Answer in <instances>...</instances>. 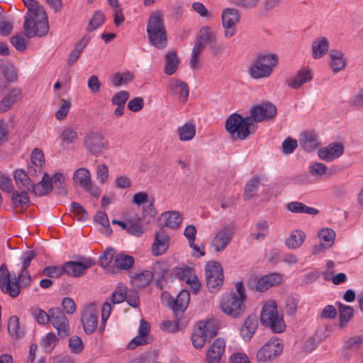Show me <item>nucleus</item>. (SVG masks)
I'll return each mask as SVG.
<instances>
[{
  "instance_id": "1",
  "label": "nucleus",
  "mask_w": 363,
  "mask_h": 363,
  "mask_svg": "<svg viewBox=\"0 0 363 363\" xmlns=\"http://www.w3.org/2000/svg\"><path fill=\"white\" fill-rule=\"evenodd\" d=\"M28 9L23 24L28 38L43 36L49 30L48 16L43 7L35 0H22Z\"/></svg>"
},
{
  "instance_id": "2",
  "label": "nucleus",
  "mask_w": 363,
  "mask_h": 363,
  "mask_svg": "<svg viewBox=\"0 0 363 363\" xmlns=\"http://www.w3.org/2000/svg\"><path fill=\"white\" fill-rule=\"evenodd\" d=\"M31 277L28 269H21V273L18 275V281L14 274L11 277L7 267L2 265L0 267V289L1 291L9 294L12 298L17 297L20 294V286L25 287L30 284Z\"/></svg>"
},
{
  "instance_id": "3",
  "label": "nucleus",
  "mask_w": 363,
  "mask_h": 363,
  "mask_svg": "<svg viewBox=\"0 0 363 363\" xmlns=\"http://www.w3.org/2000/svg\"><path fill=\"white\" fill-rule=\"evenodd\" d=\"M147 33L151 45L158 49H163L167 46V32L163 16L160 11L150 14L147 24Z\"/></svg>"
},
{
  "instance_id": "4",
  "label": "nucleus",
  "mask_w": 363,
  "mask_h": 363,
  "mask_svg": "<svg viewBox=\"0 0 363 363\" xmlns=\"http://www.w3.org/2000/svg\"><path fill=\"white\" fill-rule=\"evenodd\" d=\"M278 62V56L275 54L259 53L250 65L248 72L255 79L269 77Z\"/></svg>"
},
{
  "instance_id": "5",
  "label": "nucleus",
  "mask_w": 363,
  "mask_h": 363,
  "mask_svg": "<svg viewBox=\"0 0 363 363\" xmlns=\"http://www.w3.org/2000/svg\"><path fill=\"white\" fill-rule=\"evenodd\" d=\"M250 118L242 117L238 113L231 114L225 121V129L233 139L245 140L250 135L255 133L251 131Z\"/></svg>"
},
{
  "instance_id": "6",
  "label": "nucleus",
  "mask_w": 363,
  "mask_h": 363,
  "mask_svg": "<svg viewBox=\"0 0 363 363\" xmlns=\"http://www.w3.org/2000/svg\"><path fill=\"white\" fill-rule=\"evenodd\" d=\"M260 321L262 325L269 328L276 333H282L286 328L282 315L278 314L274 301L264 305L260 314Z\"/></svg>"
},
{
  "instance_id": "7",
  "label": "nucleus",
  "mask_w": 363,
  "mask_h": 363,
  "mask_svg": "<svg viewBox=\"0 0 363 363\" xmlns=\"http://www.w3.org/2000/svg\"><path fill=\"white\" fill-rule=\"evenodd\" d=\"M217 334V326L212 321H200L197 323L191 335L193 345L200 349L203 347L208 340L214 337Z\"/></svg>"
},
{
  "instance_id": "8",
  "label": "nucleus",
  "mask_w": 363,
  "mask_h": 363,
  "mask_svg": "<svg viewBox=\"0 0 363 363\" xmlns=\"http://www.w3.org/2000/svg\"><path fill=\"white\" fill-rule=\"evenodd\" d=\"M220 305L222 311L229 316L237 318L244 315L245 311L244 301L234 291L223 295Z\"/></svg>"
},
{
  "instance_id": "9",
  "label": "nucleus",
  "mask_w": 363,
  "mask_h": 363,
  "mask_svg": "<svg viewBox=\"0 0 363 363\" xmlns=\"http://www.w3.org/2000/svg\"><path fill=\"white\" fill-rule=\"evenodd\" d=\"M206 285L208 290L212 292L218 291L223 284L224 275L223 268L218 262H209L205 267Z\"/></svg>"
},
{
  "instance_id": "10",
  "label": "nucleus",
  "mask_w": 363,
  "mask_h": 363,
  "mask_svg": "<svg viewBox=\"0 0 363 363\" xmlns=\"http://www.w3.org/2000/svg\"><path fill=\"white\" fill-rule=\"evenodd\" d=\"M50 323L56 329L60 337L65 338L69 335V321L60 308L54 307L50 309Z\"/></svg>"
},
{
  "instance_id": "11",
  "label": "nucleus",
  "mask_w": 363,
  "mask_h": 363,
  "mask_svg": "<svg viewBox=\"0 0 363 363\" xmlns=\"http://www.w3.org/2000/svg\"><path fill=\"white\" fill-rule=\"evenodd\" d=\"M283 351V345L277 338L269 340L257 352L256 359L259 362H271Z\"/></svg>"
},
{
  "instance_id": "12",
  "label": "nucleus",
  "mask_w": 363,
  "mask_h": 363,
  "mask_svg": "<svg viewBox=\"0 0 363 363\" xmlns=\"http://www.w3.org/2000/svg\"><path fill=\"white\" fill-rule=\"evenodd\" d=\"M277 110L276 106L272 103H262L254 106L250 109V116H246L250 118V123H260L264 120H270L275 117Z\"/></svg>"
},
{
  "instance_id": "13",
  "label": "nucleus",
  "mask_w": 363,
  "mask_h": 363,
  "mask_svg": "<svg viewBox=\"0 0 363 363\" xmlns=\"http://www.w3.org/2000/svg\"><path fill=\"white\" fill-rule=\"evenodd\" d=\"M222 25L225 28L224 36L230 38L236 33L235 25L240 21L239 11L234 8H226L222 11Z\"/></svg>"
},
{
  "instance_id": "14",
  "label": "nucleus",
  "mask_w": 363,
  "mask_h": 363,
  "mask_svg": "<svg viewBox=\"0 0 363 363\" xmlns=\"http://www.w3.org/2000/svg\"><path fill=\"white\" fill-rule=\"evenodd\" d=\"M44 167V153L40 148H35L30 155V162L28 167V172L31 177H38L43 173Z\"/></svg>"
},
{
  "instance_id": "15",
  "label": "nucleus",
  "mask_w": 363,
  "mask_h": 363,
  "mask_svg": "<svg viewBox=\"0 0 363 363\" xmlns=\"http://www.w3.org/2000/svg\"><path fill=\"white\" fill-rule=\"evenodd\" d=\"M234 235V229L231 226L223 227L217 232L212 240V246L216 252L223 250L230 242Z\"/></svg>"
},
{
  "instance_id": "16",
  "label": "nucleus",
  "mask_w": 363,
  "mask_h": 363,
  "mask_svg": "<svg viewBox=\"0 0 363 363\" xmlns=\"http://www.w3.org/2000/svg\"><path fill=\"white\" fill-rule=\"evenodd\" d=\"M91 267V259L83 258L80 262L69 261L63 265L64 272L69 276L78 277Z\"/></svg>"
},
{
  "instance_id": "17",
  "label": "nucleus",
  "mask_w": 363,
  "mask_h": 363,
  "mask_svg": "<svg viewBox=\"0 0 363 363\" xmlns=\"http://www.w3.org/2000/svg\"><path fill=\"white\" fill-rule=\"evenodd\" d=\"M344 152V147L340 143L330 144L322 147L318 151V157L326 162H331L340 157Z\"/></svg>"
},
{
  "instance_id": "18",
  "label": "nucleus",
  "mask_w": 363,
  "mask_h": 363,
  "mask_svg": "<svg viewBox=\"0 0 363 363\" xmlns=\"http://www.w3.org/2000/svg\"><path fill=\"white\" fill-rule=\"evenodd\" d=\"M169 245V237L163 230H160L155 235V240L152 245V252L155 256L164 254Z\"/></svg>"
},
{
  "instance_id": "19",
  "label": "nucleus",
  "mask_w": 363,
  "mask_h": 363,
  "mask_svg": "<svg viewBox=\"0 0 363 363\" xmlns=\"http://www.w3.org/2000/svg\"><path fill=\"white\" fill-rule=\"evenodd\" d=\"M225 341L221 338H217L210 345L206 352V360L208 363H219L225 351Z\"/></svg>"
},
{
  "instance_id": "20",
  "label": "nucleus",
  "mask_w": 363,
  "mask_h": 363,
  "mask_svg": "<svg viewBox=\"0 0 363 363\" xmlns=\"http://www.w3.org/2000/svg\"><path fill=\"white\" fill-rule=\"evenodd\" d=\"M283 281L282 275L279 273H271L260 277L256 284V289L264 292L272 286L280 284Z\"/></svg>"
},
{
  "instance_id": "21",
  "label": "nucleus",
  "mask_w": 363,
  "mask_h": 363,
  "mask_svg": "<svg viewBox=\"0 0 363 363\" xmlns=\"http://www.w3.org/2000/svg\"><path fill=\"white\" fill-rule=\"evenodd\" d=\"M190 300V294L187 290L183 289L175 299H172L169 306L172 309L176 316L182 314L186 309Z\"/></svg>"
},
{
  "instance_id": "22",
  "label": "nucleus",
  "mask_w": 363,
  "mask_h": 363,
  "mask_svg": "<svg viewBox=\"0 0 363 363\" xmlns=\"http://www.w3.org/2000/svg\"><path fill=\"white\" fill-rule=\"evenodd\" d=\"M313 78L311 71L307 67L301 68L294 77L286 79V84L292 89H298Z\"/></svg>"
},
{
  "instance_id": "23",
  "label": "nucleus",
  "mask_w": 363,
  "mask_h": 363,
  "mask_svg": "<svg viewBox=\"0 0 363 363\" xmlns=\"http://www.w3.org/2000/svg\"><path fill=\"white\" fill-rule=\"evenodd\" d=\"M168 91L171 95H179V100L185 103L189 96V87L186 82L180 80L172 79L168 86Z\"/></svg>"
},
{
  "instance_id": "24",
  "label": "nucleus",
  "mask_w": 363,
  "mask_h": 363,
  "mask_svg": "<svg viewBox=\"0 0 363 363\" xmlns=\"http://www.w3.org/2000/svg\"><path fill=\"white\" fill-rule=\"evenodd\" d=\"M213 39V30L208 26L201 28L195 41L194 49L201 52L210 41Z\"/></svg>"
},
{
  "instance_id": "25",
  "label": "nucleus",
  "mask_w": 363,
  "mask_h": 363,
  "mask_svg": "<svg viewBox=\"0 0 363 363\" xmlns=\"http://www.w3.org/2000/svg\"><path fill=\"white\" fill-rule=\"evenodd\" d=\"M31 190L20 189L15 191L11 195L12 205L15 208H20L21 210H26L30 204L28 192Z\"/></svg>"
},
{
  "instance_id": "26",
  "label": "nucleus",
  "mask_w": 363,
  "mask_h": 363,
  "mask_svg": "<svg viewBox=\"0 0 363 363\" xmlns=\"http://www.w3.org/2000/svg\"><path fill=\"white\" fill-rule=\"evenodd\" d=\"M22 98V93L20 89H12L7 94L4 96L2 100L0 101V113L8 111L13 105L21 100Z\"/></svg>"
},
{
  "instance_id": "27",
  "label": "nucleus",
  "mask_w": 363,
  "mask_h": 363,
  "mask_svg": "<svg viewBox=\"0 0 363 363\" xmlns=\"http://www.w3.org/2000/svg\"><path fill=\"white\" fill-rule=\"evenodd\" d=\"M258 327V320L255 315H250L245 320L240 330V335L245 341H249Z\"/></svg>"
},
{
  "instance_id": "28",
  "label": "nucleus",
  "mask_w": 363,
  "mask_h": 363,
  "mask_svg": "<svg viewBox=\"0 0 363 363\" xmlns=\"http://www.w3.org/2000/svg\"><path fill=\"white\" fill-rule=\"evenodd\" d=\"M182 216L177 211H167L162 213L160 224L172 229L178 228L182 223Z\"/></svg>"
},
{
  "instance_id": "29",
  "label": "nucleus",
  "mask_w": 363,
  "mask_h": 363,
  "mask_svg": "<svg viewBox=\"0 0 363 363\" xmlns=\"http://www.w3.org/2000/svg\"><path fill=\"white\" fill-rule=\"evenodd\" d=\"M94 223L101 233L107 237L111 235L112 230L110 226L109 219L106 213L97 211L94 216Z\"/></svg>"
},
{
  "instance_id": "30",
  "label": "nucleus",
  "mask_w": 363,
  "mask_h": 363,
  "mask_svg": "<svg viewBox=\"0 0 363 363\" xmlns=\"http://www.w3.org/2000/svg\"><path fill=\"white\" fill-rule=\"evenodd\" d=\"M43 176L41 181L34 185L33 184L32 191L35 196H43L50 193L52 189V182L49 174L43 172Z\"/></svg>"
},
{
  "instance_id": "31",
  "label": "nucleus",
  "mask_w": 363,
  "mask_h": 363,
  "mask_svg": "<svg viewBox=\"0 0 363 363\" xmlns=\"http://www.w3.org/2000/svg\"><path fill=\"white\" fill-rule=\"evenodd\" d=\"M74 184L79 186L84 189L89 190L91 188V174L86 168H79L75 171L73 175Z\"/></svg>"
},
{
  "instance_id": "32",
  "label": "nucleus",
  "mask_w": 363,
  "mask_h": 363,
  "mask_svg": "<svg viewBox=\"0 0 363 363\" xmlns=\"http://www.w3.org/2000/svg\"><path fill=\"white\" fill-rule=\"evenodd\" d=\"M329 49V41L325 37H319L312 43V55L315 59L323 57Z\"/></svg>"
},
{
  "instance_id": "33",
  "label": "nucleus",
  "mask_w": 363,
  "mask_h": 363,
  "mask_svg": "<svg viewBox=\"0 0 363 363\" xmlns=\"http://www.w3.org/2000/svg\"><path fill=\"white\" fill-rule=\"evenodd\" d=\"M131 283L135 288L142 289L147 286L153 278L152 272L149 270H145L140 274H135L130 276Z\"/></svg>"
},
{
  "instance_id": "34",
  "label": "nucleus",
  "mask_w": 363,
  "mask_h": 363,
  "mask_svg": "<svg viewBox=\"0 0 363 363\" xmlns=\"http://www.w3.org/2000/svg\"><path fill=\"white\" fill-rule=\"evenodd\" d=\"M299 142L301 147L307 152L313 151L318 145L317 136L313 132L303 133L299 139Z\"/></svg>"
},
{
  "instance_id": "35",
  "label": "nucleus",
  "mask_w": 363,
  "mask_h": 363,
  "mask_svg": "<svg viewBox=\"0 0 363 363\" xmlns=\"http://www.w3.org/2000/svg\"><path fill=\"white\" fill-rule=\"evenodd\" d=\"M339 309V327L345 328L354 315L353 308L340 302L337 303Z\"/></svg>"
},
{
  "instance_id": "36",
  "label": "nucleus",
  "mask_w": 363,
  "mask_h": 363,
  "mask_svg": "<svg viewBox=\"0 0 363 363\" xmlns=\"http://www.w3.org/2000/svg\"><path fill=\"white\" fill-rule=\"evenodd\" d=\"M286 209L295 213H307L308 215H316L318 211L313 207H309L299 201H291L286 204Z\"/></svg>"
},
{
  "instance_id": "37",
  "label": "nucleus",
  "mask_w": 363,
  "mask_h": 363,
  "mask_svg": "<svg viewBox=\"0 0 363 363\" xmlns=\"http://www.w3.org/2000/svg\"><path fill=\"white\" fill-rule=\"evenodd\" d=\"M14 179L19 189H32L33 183L25 171L22 169L16 170L14 173Z\"/></svg>"
},
{
  "instance_id": "38",
  "label": "nucleus",
  "mask_w": 363,
  "mask_h": 363,
  "mask_svg": "<svg viewBox=\"0 0 363 363\" xmlns=\"http://www.w3.org/2000/svg\"><path fill=\"white\" fill-rule=\"evenodd\" d=\"M330 57L331 58L330 66L335 73L338 72L345 66V60L344 54L337 50H331L330 51Z\"/></svg>"
},
{
  "instance_id": "39",
  "label": "nucleus",
  "mask_w": 363,
  "mask_h": 363,
  "mask_svg": "<svg viewBox=\"0 0 363 363\" xmlns=\"http://www.w3.org/2000/svg\"><path fill=\"white\" fill-rule=\"evenodd\" d=\"M164 73L167 75L173 74L177 69L179 60L175 51L168 52L165 55Z\"/></svg>"
},
{
  "instance_id": "40",
  "label": "nucleus",
  "mask_w": 363,
  "mask_h": 363,
  "mask_svg": "<svg viewBox=\"0 0 363 363\" xmlns=\"http://www.w3.org/2000/svg\"><path fill=\"white\" fill-rule=\"evenodd\" d=\"M305 239L306 234L301 230H296L286 240L285 244L290 249H296L303 244Z\"/></svg>"
},
{
  "instance_id": "41",
  "label": "nucleus",
  "mask_w": 363,
  "mask_h": 363,
  "mask_svg": "<svg viewBox=\"0 0 363 363\" xmlns=\"http://www.w3.org/2000/svg\"><path fill=\"white\" fill-rule=\"evenodd\" d=\"M108 141L104 134L101 133H92V155L100 154L104 149L108 147Z\"/></svg>"
},
{
  "instance_id": "42",
  "label": "nucleus",
  "mask_w": 363,
  "mask_h": 363,
  "mask_svg": "<svg viewBox=\"0 0 363 363\" xmlns=\"http://www.w3.org/2000/svg\"><path fill=\"white\" fill-rule=\"evenodd\" d=\"M134 258L128 255L119 253L114 259L115 265L120 269L128 270L134 264Z\"/></svg>"
},
{
  "instance_id": "43",
  "label": "nucleus",
  "mask_w": 363,
  "mask_h": 363,
  "mask_svg": "<svg viewBox=\"0 0 363 363\" xmlns=\"http://www.w3.org/2000/svg\"><path fill=\"white\" fill-rule=\"evenodd\" d=\"M133 78L134 75L130 72L124 73L116 72L111 77V82L114 86L118 87L129 84L133 81Z\"/></svg>"
},
{
  "instance_id": "44",
  "label": "nucleus",
  "mask_w": 363,
  "mask_h": 363,
  "mask_svg": "<svg viewBox=\"0 0 363 363\" xmlns=\"http://www.w3.org/2000/svg\"><path fill=\"white\" fill-rule=\"evenodd\" d=\"M8 331L13 339H19L23 335V331L19 327V319L17 316L10 317L8 322Z\"/></svg>"
},
{
  "instance_id": "45",
  "label": "nucleus",
  "mask_w": 363,
  "mask_h": 363,
  "mask_svg": "<svg viewBox=\"0 0 363 363\" xmlns=\"http://www.w3.org/2000/svg\"><path fill=\"white\" fill-rule=\"evenodd\" d=\"M196 134L195 125L192 123H185L178 128V135L182 141H189L191 140Z\"/></svg>"
},
{
  "instance_id": "46",
  "label": "nucleus",
  "mask_w": 363,
  "mask_h": 363,
  "mask_svg": "<svg viewBox=\"0 0 363 363\" xmlns=\"http://www.w3.org/2000/svg\"><path fill=\"white\" fill-rule=\"evenodd\" d=\"M30 312L38 323L45 325L50 323V309L47 313L44 310L35 306L30 308Z\"/></svg>"
},
{
  "instance_id": "47",
  "label": "nucleus",
  "mask_w": 363,
  "mask_h": 363,
  "mask_svg": "<svg viewBox=\"0 0 363 363\" xmlns=\"http://www.w3.org/2000/svg\"><path fill=\"white\" fill-rule=\"evenodd\" d=\"M59 339L57 336L52 332L48 333L47 335L42 338L40 345L43 347L44 350L50 352L56 346Z\"/></svg>"
},
{
  "instance_id": "48",
  "label": "nucleus",
  "mask_w": 363,
  "mask_h": 363,
  "mask_svg": "<svg viewBox=\"0 0 363 363\" xmlns=\"http://www.w3.org/2000/svg\"><path fill=\"white\" fill-rule=\"evenodd\" d=\"M259 178L254 177L246 184L243 195L244 200L247 201L254 196L259 188Z\"/></svg>"
},
{
  "instance_id": "49",
  "label": "nucleus",
  "mask_w": 363,
  "mask_h": 363,
  "mask_svg": "<svg viewBox=\"0 0 363 363\" xmlns=\"http://www.w3.org/2000/svg\"><path fill=\"white\" fill-rule=\"evenodd\" d=\"M318 236L320 242L325 245V248H330L334 243L335 232L330 228L322 229L319 232Z\"/></svg>"
},
{
  "instance_id": "50",
  "label": "nucleus",
  "mask_w": 363,
  "mask_h": 363,
  "mask_svg": "<svg viewBox=\"0 0 363 363\" xmlns=\"http://www.w3.org/2000/svg\"><path fill=\"white\" fill-rule=\"evenodd\" d=\"M127 287L123 284H118L116 289L112 293L110 301L112 303H122L126 298Z\"/></svg>"
},
{
  "instance_id": "51",
  "label": "nucleus",
  "mask_w": 363,
  "mask_h": 363,
  "mask_svg": "<svg viewBox=\"0 0 363 363\" xmlns=\"http://www.w3.org/2000/svg\"><path fill=\"white\" fill-rule=\"evenodd\" d=\"M81 321L84 330L87 334L91 333V305L87 304L82 313Z\"/></svg>"
},
{
  "instance_id": "52",
  "label": "nucleus",
  "mask_w": 363,
  "mask_h": 363,
  "mask_svg": "<svg viewBox=\"0 0 363 363\" xmlns=\"http://www.w3.org/2000/svg\"><path fill=\"white\" fill-rule=\"evenodd\" d=\"M363 344V333L350 337L344 345L345 350H357Z\"/></svg>"
},
{
  "instance_id": "53",
  "label": "nucleus",
  "mask_w": 363,
  "mask_h": 363,
  "mask_svg": "<svg viewBox=\"0 0 363 363\" xmlns=\"http://www.w3.org/2000/svg\"><path fill=\"white\" fill-rule=\"evenodd\" d=\"M72 104L67 99H62L59 109L55 112V118L62 121L64 120L70 111Z\"/></svg>"
},
{
  "instance_id": "54",
  "label": "nucleus",
  "mask_w": 363,
  "mask_h": 363,
  "mask_svg": "<svg viewBox=\"0 0 363 363\" xmlns=\"http://www.w3.org/2000/svg\"><path fill=\"white\" fill-rule=\"evenodd\" d=\"M113 259V250L112 248H107L100 255L99 264L103 268H107L112 262Z\"/></svg>"
},
{
  "instance_id": "55",
  "label": "nucleus",
  "mask_w": 363,
  "mask_h": 363,
  "mask_svg": "<svg viewBox=\"0 0 363 363\" xmlns=\"http://www.w3.org/2000/svg\"><path fill=\"white\" fill-rule=\"evenodd\" d=\"M69 348L74 354H79L84 349V345L81 338L78 336H72L69 340Z\"/></svg>"
},
{
  "instance_id": "56",
  "label": "nucleus",
  "mask_w": 363,
  "mask_h": 363,
  "mask_svg": "<svg viewBox=\"0 0 363 363\" xmlns=\"http://www.w3.org/2000/svg\"><path fill=\"white\" fill-rule=\"evenodd\" d=\"M327 169L326 165L321 162H314L308 167L309 172L313 177H322Z\"/></svg>"
},
{
  "instance_id": "57",
  "label": "nucleus",
  "mask_w": 363,
  "mask_h": 363,
  "mask_svg": "<svg viewBox=\"0 0 363 363\" xmlns=\"http://www.w3.org/2000/svg\"><path fill=\"white\" fill-rule=\"evenodd\" d=\"M128 227L125 230L131 235L140 237L143 234V230L139 223L138 219L136 220H128Z\"/></svg>"
},
{
  "instance_id": "58",
  "label": "nucleus",
  "mask_w": 363,
  "mask_h": 363,
  "mask_svg": "<svg viewBox=\"0 0 363 363\" xmlns=\"http://www.w3.org/2000/svg\"><path fill=\"white\" fill-rule=\"evenodd\" d=\"M112 307L110 303L105 302L101 307V324L99 328V330L101 333L104 330L106 320L110 316Z\"/></svg>"
},
{
  "instance_id": "59",
  "label": "nucleus",
  "mask_w": 363,
  "mask_h": 363,
  "mask_svg": "<svg viewBox=\"0 0 363 363\" xmlns=\"http://www.w3.org/2000/svg\"><path fill=\"white\" fill-rule=\"evenodd\" d=\"M192 9L202 18H205L206 19H211L213 18V13L201 2L196 1L193 3Z\"/></svg>"
},
{
  "instance_id": "60",
  "label": "nucleus",
  "mask_w": 363,
  "mask_h": 363,
  "mask_svg": "<svg viewBox=\"0 0 363 363\" xmlns=\"http://www.w3.org/2000/svg\"><path fill=\"white\" fill-rule=\"evenodd\" d=\"M72 212L74 216H75L79 221L85 220L88 216V213L84 210V208L76 202H73L72 203Z\"/></svg>"
},
{
  "instance_id": "61",
  "label": "nucleus",
  "mask_w": 363,
  "mask_h": 363,
  "mask_svg": "<svg viewBox=\"0 0 363 363\" xmlns=\"http://www.w3.org/2000/svg\"><path fill=\"white\" fill-rule=\"evenodd\" d=\"M298 300L294 297H288L285 301L284 311L287 315H294L297 310Z\"/></svg>"
},
{
  "instance_id": "62",
  "label": "nucleus",
  "mask_w": 363,
  "mask_h": 363,
  "mask_svg": "<svg viewBox=\"0 0 363 363\" xmlns=\"http://www.w3.org/2000/svg\"><path fill=\"white\" fill-rule=\"evenodd\" d=\"M152 339L150 337H145L141 335H138L133 337L128 345V349L133 350L137 346L145 345L150 343Z\"/></svg>"
},
{
  "instance_id": "63",
  "label": "nucleus",
  "mask_w": 363,
  "mask_h": 363,
  "mask_svg": "<svg viewBox=\"0 0 363 363\" xmlns=\"http://www.w3.org/2000/svg\"><path fill=\"white\" fill-rule=\"evenodd\" d=\"M130 96L127 91H120L117 92L112 98L111 103L115 106H125Z\"/></svg>"
},
{
  "instance_id": "64",
  "label": "nucleus",
  "mask_w": 363,
  "mask_h": 363,
  "mask_svg": "<svg viewBox=\"0 0 363 363\" xmlns=\"http://www.w3.org/2000/svg\"><path fill=\"white\" fill-rule=\"evenodd\" d=\"M96 179L101 183L104 184L108 177V168L105 164H100L96 169Z\"/></svg>"
}]
</instances>
